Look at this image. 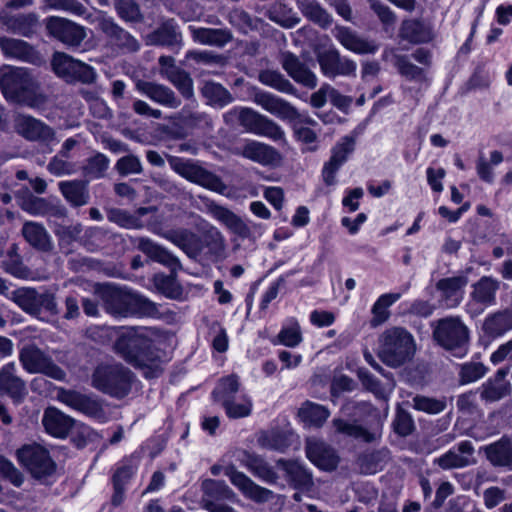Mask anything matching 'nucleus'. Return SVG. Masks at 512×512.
<instances>
[{
    "instance_id": "obj_51",
    "label": "nucleus",
    "mask_w": 512,
    "mask_h": 512,
    "mask_svg": "<svg viewBox=\"0 0 512 512\" xmlns=\"http://www.w3.org/2000/svg\"><path fill=\"white\" fill-rule=\"evenodd\" d=\"M412 407L417 411L436 415L442 413L447 408V399L446 397L433 398L416 395L412 398Z\"/></svg>"
},
{
    "instance_id": "obj_3",
    "label": "nucleus",
    "mask_w": 512,
    "mask_h": 512,
    "mask_svg": "<svg viewBox=\"0 0 512 512\" xmlns=\"http://www.w3.org/2000/svg\"><path fill=\"white\" fill-rule=\"evenodd\" d=\"M434 341L444 350L462 358L469 350L470 330L460 316H446L432 323Z\"/></svg>"
},
{
    "instance_id": "obj_40",
    "label": "nucleus",
    "mask_w": 512,
    "mask_h": 512,
    "mask_svg": "<svg viewBox=\"0 0 512 512\" xmlns=\"http://www.w3.org/2000/svg\"><path fill=\"white\" fill-rule=\"evenodd\" d=\"M296 3L301 13L313 23L322 28H327L332 24V16L317 0H297Z\"/></svg>"
},
{
    "instance_id": "obj_29",
    "label": "nucleus",
    "mask_w": 512,
    "mask_h": 512,
    "mask_svg": "<svg viewBox=\"0 0 512 512\" xmlns=\"http://www.w3.org/2000/svg\"><path fill=\"white\" fill-rule=\"evenodd\" d=\"M512 330V308L489 313L483 320L482 331L491 339L499 338Z\"/></svg>"
},
{
    "instance_id": "obj_43",
    "label": "nucleus",
    "mask_w": 512,
    "mask_h": 512,
    "mask_svg": "<svg viewBox=\"0 0 512 512\" xmlns=\"http://www.w3.org/2000/svg\"><path fill=\"white\" fill-rule=\"evenodd\" d=\"M0 47L5 56L24 62H30L32 59L31 46L20 39L2 38Z\"/></svg>"
},
{
    "instance_id": "obj_45",
    "label": "nucleus",
    "mask_w": 512,
    "mask_h": 512,
    "mask_svg": "<svg viewBox=\"0 0 512 512\" xmlns=\"http://www.w3.org/2000/svg\"><path fill=\"white\" fill-rule=\"evenodd\" d=\"M400 298V293H387L381 295L372 307L371 312L373 317L371 319V325L376 327L387 321L390 316L388 308Z\"/></svg>"
},
{
    "instance_id": "obj_12",
    "label": "nucleus",
    "mask_w": 512,
    "mask_h": 512,
    "mask_svg": "<svg viewBox=\"0 0 512 512\" xmlns=\"http://www.w3.org/2000/svg\"><path fill=\"white\" fill-rule=\"evenodd\" d=\"M98 27L108 43L123 53H133L140 49L139 41L119 26L112 17L102 15L98 18Z\"/></svg>"
},
{
    "instance_id": "obj_14",
    "label": "nucleus",
    "mask_w": 512,
    "mask_h": 512,
    "mask_svg": "<svg viewBox=\"0 0 512 512\" xmlns=\"http://www.w3.org/2000/svg\"><path fill=\"white\" fill-rule=\"evenodd\" d=\"M57 399L71 409L88 417L102 419L105 416L100 402L92 396L81 392L70 389H60L57 393Z\"/></svg>"
},
{
    "instance_id": "obj_64",
    "label": "nucleus",
    "mask_w": 512,
    "mask_h": 512,
    "mask_svg": "<svg viewBox=\"0 0 512 512\" xmlns=\"http://www.w3.org/2000/svg\"><path fill=\"white\" fill-rule=\"evenodd\" d=\"M401 36L412 43H421L428 39L424 26L416 20L405 21L402 24Z\"/></svg>"
},
{
    "instance_id": "obj_59",
    "label": "nucleus",
    "mask_w": 512,
    "mask_h": 512,
    "mask_svg": "<svg viewBox=\"0 0 512 512\" xmlns=\"http://www.w3.org/2000/svg\"><path fill=\"white\" fill-rule=\"evenodd\" d=\"M279 342L287 347H296L302 341L301 328L295 318H290L278 334Z\"/></svg>"
},
{
    "instance_id": "obj_50",
    "label": "nucleus",
    "mask_w": 512,
    "mask_h": 512,
    "mask_svg": "<svg viewBox=\"0 0 512 512\" xmlns=\"http://www.w3.org/2000/svg\"><path fill=\"white\" fill-rule=\"evenodd\" d=\"M393 65L401 76L410 81H423L425 79L424 69L414 65L407 55H393Z\"/></svg>"
},
{
    "instance_id": "obj_47",
    "label": "nucleus",
    "mask_w": 512,
    "mask_h": 512,
    "mask_svg": "<svg viewBox=\"0 0 512 512\" xmlns=\"http://www.w3.org/2000/svg\"><path fill=\"white\" fill-rule=\"evenodd\" d=\"M329 415L330 412L326 407L309 401L299 409V416L303 422L315 427H321Z\"/></svg>"
},
{
    "instance_id": "obj_24",
    "label": "nucleus",
    "mask_w": 512,
    "mask_h": 512,
    "mask_svg": "<svg viewBox=\"0 0 512 512\" xmlns=\"http://www.w3.org/2000/svg\"><path fill=\"white\" fill-rule=\"evenodd\" d=\"M487 461L495 468L512 471V439L506 435L482 447Z\"/></svg>"
},
{
    "instance_id": "obj_41",
    "label": "nucleus",
    "mask_w": 512,
    "mask_h": 512,
    "mask_svg": "<svg viewBox=\"0 0 512 512\" xmlns=\"http://www.w3.org/2000/svg\"><path fill=\"white\" fill-rule=\"evenodd\" d=\"M268 18L284 28H293L300 18L293 9L281 1L275 2L267 11Z\"/></svg>"
},
{
    "instance_id": "obj_37",
    "label": "nucleus",
    "mask_w": 512,
    "mask_h": 512,
    "mask_svg": "<svg viewBox=\"0 0 512 512\" xmlns=\"http://www.w3.org/2000/svg\"><path fill=\"white\" fill-rule=\"evenodd\" d=\"M242 156L262 165H273L280 161L278 151L270 145L248 141L242 148Z\"/></svg>"
},
{
    "instance_id": "obj_63",
    "label": "nucleus",
    "mask_w": 512,
    "mask_h": 512,
    "mask_svg": "<svg viewBox=\"0 0 512 512\" xmlns=\"http://www.w3.org/2000/svg\"><path fill=\"white\" fill-rule=\"evenodd\" d=\"M174 275L157 274L154 277L156 288L169 298H176L181 294V288Z\"/></svg>"
},
{
    "instance_id": "obj_7",
    "label": "nucleus",
    "mask_w": 512,
    "mask_h": 512,
    "mask_svg": "<svg viewBox=\"0 0 512 512\" xmlns=\"http://www.w3.org/2000/svg\"><path fill=\"white\" fill-rule=\"evenodd\" d=\"M169 164L177 174L192 183L221 194L227 189V186L217 175L193 160L170 157Z\"/></svg>"
},
{
    "instance_id": "obj_32",
    "label": "nucleus",
    "mask_w": 512,
    "mask_h": 512,
    "mask_svg": "<svg viewBox=\"0 0 512 512\" xmlns=\"http://www.w3.org/2000/svg\"><path fill=\"white\" fill-rule=\"evenodd\" d=\"M276 466L295 489H309L313 485L312 474L299 462L281 458L276 461Z\"/></svg>"
},
{
    "instance_id": "obj_38",
    "label": "nucleus",
    "mask_w": 512,
    "mask_h": 512,
    "mask_svg": "<svg viewBox=\"0 0 512 512\" xmlns=\"http://www.w3.org/2000/svg\"><path fill=\"white\" fill-rule=\"evenodd\" d=\"M209 211L216 220L225 225L232 233L241 238L250 236L251 231L248 225L231 210L220 205H211Z\"/></svg>"
},
{
    "instance_id": "obj_30",
    "label": "nucleus",
    "mask_w": 512,
    "mask_h": 512,
    "mask_svg": "<svg viewBox=\"0 0 512 512\" xmlns=\"http://www.w3.org/2000/svg\"><path fill=\"white\" fill-rule=\"evenodd\" d=\"M194 42L201 45L223 48L233 40V33L228 28H206L189 26Z\"/></svg>"
},
{
    "instance_id": "obj_5",
    "label": "nucleus",
    "mask_w": 512,
    "mask_h": 512,
    "mask_svg": "<svg viewBox=\"0 0 512 512\" xmlns=\"http://www.w3.org/2000/svg\"><path fill=\"white\" fill-rule=\"evenodd\" d=\"M0 89L8 101L32 106V78L27 68H3L0 71Z\"/></svg>"
},
{
    "instance_id": "obj_31",
    "label": "nucleus",
    "mask_w": 512,
    "mask_h": 512,
    "mask_svg": "<svg viewBox=\"0 0 512 512\" xmlns=\"http://www.w3.org/2000/svg\"><path fill=\"white\" fill-rule=\"evenodd\" d=\"M151 44L179 50L183 45L180 28L174 19L162 22L149 36Z\"/></svg>"
},
{
    "instance_id": "obj_61",
    "label": "nucleus",
    "mask_w": 512,
    "mask_h": 512,
    "mask_svg": "<svg viewBox=\"0 0 512 512\" xmlns=\"http://www.w3.org/2000/svg\"><path fill=\"white\" fill-rule=\"evenodd\" d=\"M204 245L214 256H221L225 251V239L222 233L213 226L207 228L203 234Z\"/></svg>"
},
{
    "instance_id": "obj_54",
    "label": "nucleus",
    "mask_w": 512,
    "mask_h": 512,
    "mask_svg": "<svg viewBox=\"0 0 512 512\" xmlns=\"http://www.w3.org/2000/svg\"><path fill=\"white\" fill-rule=\"evenodd\" d=\"M109 159L102 153H96L87 159L86 164L82 167L85 177L90 179H99L104 176L109 167Z\"/></svg>"
},
{
    "instance_id": "obj_56",
    "label": "nucleus",
    "mask_w": 512,
    "mask_h": 512,
    "mask_svg": "<svg viewBox=\"0 0 512 512\" xmlns=\"http://www.w3.org/2000/svg\"><path fill=\"white\" fill-rule=\"evenodd\" d=\"M511 391L509 382H498L493 379L486 381L481 388V398L494 402L507 396Z\"/></svg>"
},
{
    "instance_id": "obj_21",
    "label": "nucleus",
    "mask_w": 512,
    "mask_h": 512,
    "mask_svg": "<svg viewBox=\"0 0 512 512\" xmlns=\"http://www.w3.org/2000/svg\"><path fill=\"white\" fill-rule=\"evenodd\" d=\"M254 102L282 120L294 121L301 117L298 110L292 104L268 92H256L254 94Z\"/></svg>"
},
{
    "instance_id": "obj_28",
    "label": "nucleus",
    "mask_w": 512,
    "mask_h": 512,
    "mask_svg": "<svg viewBox=\"0 0 512 512\" xmlns=\"http://www.w3.org/2000/svg\"><path fill=\"white\" fill-rule=\"evenodd\" d=\"M137 248L151 260L169 268L172 274H176L182 268L180 260L175 255L149 238L140 237Z\"/></svg>"
},
{
    "instance_id": "obj_13",
    "label": "nucleus",
    "mask_w": 512,
    "mask_h": 512,
    "mask_svg": "<svg viewBox=\"0 0 512 512\" xmlns=\"http://www.w3.org/2000/svg\"><path fill=\"white\" fill-rule=\"evenodd\" d=\"M321 72L329 78L337 76H355L356 63L346 57H342L335 48L318 52L316 55Z\"/></svg>"
},
{
    "instance_id": "obj_53",
    "label": "nucleus",
    "mask_w": 512,
    "mask_h": 512,
    "mask_svg": "<svg viewBox=\"0 0 512 512\" xmlns=\"http://www.w3.org/2000/svg\"><path fill=\"white\" fill-rule=\"evenodd\" d=\"M34 142L39 143V151L51 152V145L56 142L54 129L44 122L34 119Z\"/></svg>"
},
{
    "instance_id": "obj_26",
    "label": "nucleus",
    "mask_w": 512,
    "mask_h": 512,
    "mask_svg": "<svg viewBox=\"0 0 512 512\" xmlns=\"http://www.w3.org/2000/svg\"><path fill=\"white\" fill-rule=\"evenodd\" d=\"M308 459L322 470L332 471L339 462L335 450L323 441L309 439L306 443Z\"/></svg>"
},
{
    "instance_id": "obj_44",
    "label": "nucleus",
    "mask_w": 512,
    "mask_h": 512,
    "mask_svg": "<svg viewBox=\"0 0 512 512\" xmlns=\"http://www.w3.org/2000/svg\"><path fill=\"white\" fill-rule=\"evenodd\" d=\"M259 81L279 92L296 95L295 86L279 71L266 69L259 73Z\"/></svg>"
},
{
    "instance_id": "obj_10",
    "label": "nucleus",
    "mask_w": 512,
    "mask_h": 512,
    "mask_svg": "<svg viewBox=\"0 0 512 512\" xmlns=\"http://www.w3.org/2000/svg\"><path fill=\"white\" fill-rule=\"evenodd\" d=\"M202 497L200 504L209 512H236L225 504V500L235 498V493L229 486L220 480L206 479L201 484Z\"/></svg>"
},
{
    "instance_id": "obj_22",
    "label": "nucleus",
    "mask_w": 512,
    "mask_h": 512,
    "mask_svg": "<svg viewBox=\"0 0 512 512\" xmlns=\"http://www.w3.org/2000/svg\"><path fill=\"white\" fill-rule=\"evenodd\" d=\"M468 284V278L463 275L442 278L436 283V289L440 292V301L447 308L457 307L464 296V288Z\"/></svg>"
},
{
    "instance_id": "obj_57",
    "label": "nucleus",
    "mask_w": 512,
    "mask_h": 512,
    "mask_svg": "<svg viewBox=\"0 0 512 512\" xmlns=\"http://www.w3.org/2000/svg\"><path fill=\"white\" fill-rule=\"evenodd\" d=\"M107 218L110 222L126 229H141L144 227L139 217L119 208L109 209L107 211Z\"/></svg>"
},
{
    "instance_id": "obj_39",
    "label": "nucleus",
    "mask_w": 512,
    "mask_h": 512,
    "mask_svg": "<svg viewBox=\"0 0 512 512\" xmlns=\"http://www.w3.org/2000/svg\"><path fill=\"white\" fill-rule=\"evenodd\" d=\"M241 387L239 376L231 374L222 377L212 392L214 400L222 405L225 412L232 413L230 399L235 398Z\"/></svg>"
},
{
    "instance_id": "obj_27",
    "label": "nucleus",
    "mask_w": 512,
    "mask_h": 512,
    "mask_svg": "<svg viewBox=\"0 0 512 512\" xmlns=\"http://www.w3.org/2000/svg\"><path fill=\"white\" fill-rule=\"evenodd\" d=\"M333 36L343 47L357 54H373L378 50L374 41L360 37L355 31L345 26H336Z\"/></svg>"
},
{
    "instance_id": "obj_16",
    "label": "nucleus",
    "mask_w": 512,
    "mask_h": 512,
    "mask_svg": "<svg viewBox=\"0 0 512 512\" xmlns=\"http://www.w3.org/2000/svg\"><path fill=\"white\" fill-rule=\"evenodd\" d=\"M475 447L469 440L459 442L435 460V463L443 470L461 469L475 465Z\"/></svg>"
},
{
    "instance_id": "obj_25",
    "label": "nucleus",
    "mask_w": 512,
    "mask_h": 512,
    "mask_svg": "<svg viewBox=\"0 0 512 512\" xmlns=\"http://www.w3.org/2000/svg\"><path fill=\"white\" fill-rule=\"evenodd\" d=\"M157 233L179 247L190 258L196 259L202 252L200 238L189 229L179 228Z\"/></svg>"
},
{
    "instance_id": "obj_11",
    "label": "nucleus",
    "mask_w": 512,
    "mask_h": 512,
    "mask_svg": "<svg viewBox=\"0 0 512 512\" xmlns=\"http://www.w3.org/2000/svg\"><path fill=\"white\" fill-rule=\"evenodd\" d=\"M48 34L68 47H78L86 38L85 27L61 17H49L45 20Z\"/></svg>"
},
{
    "instance_id": "obj_60",
    "label": "nucleus",
    "mask_w": 512,
    "mask_h": 512,
    "mask_svg": "<svg viewBox=\"0 0 512 512\" xmlns=\"http://www.w3.org/2000/svg\"><path fill=\"white\" fill-rule=\"evenodd\" d=\"M3 22L8 30L24 36H29L32 33V17L27 15H5Z\"/></svg>"
},
{
    "instance_id": "obj_19",
    "label": "nucleus",
    "mask_w": 512,
    "mask_h": 512,
    "mask_svg": "<svg viewBox=\"0 0 512 512\" xmlns=\"http://www.w3.org/2000/svg\"><path fill=\"white\" fill-rule=\"evenodd\" d=\"M135 89L153 102L170 109L180 107L181 100L176 93L168 86L153 81L138 79L135 82Z\"/></svg>"
},
{
    "instance_id": "obj_2",
    "label": "nucleus",
    "mask_w": 512,
    "mask_h": 512,
    "mask_svg": "<svg viewBox=\"0 0 512 512\" xmlns=\"http://www.w3.org/2000/svg\"><path fill=\"white\" fill-rule=\"evenodd\" d=\"M104 309L114 317L126 318L134 315L155 317L158 305L148 298L115 286H106L101 292Z\"/></svg>"
},
{
    "instance_id": "obj_4",
    "label": "nucleus",
    "mask_w": 512,
    "mask_h": 512,
    "mask_svg": "<svg viewBox=\"0 0 512 512\" xmlns=\"http://www.w3.org/2000/svg\"><path fill=\"white\" fill-rule=\"evenodd\" d=\"M414 352L413 337L405 329L393 327L380 335L378 356L387 366H402L413 357Z\"/></svg>"
},
{
    "instance_id": "obj_17",
    "label": "nucleus",
    "mask_w": 512,
    "mask_h": 512,
    "mask_svg": "<svg viewBox=\"0 0 512 512\" xmlns=\"http://www.w3.org/2000/svg\"><path fill=\"white\" fill-rule=\"evenodd\" d=\"M224 474L242 494L257 503H265L274 498L273 491L259 486L244 473L237 471L233 466L225 468Z\"/></svg>"
},
{
    "instance_id": "obj_33",
    "label": "nucleus",
    "mask_w": 512,
    "mask_h": 512,
    "mask_svg": "<svg viewBox=\"0 0 512 512\" xmlns=\"http://www.w3.org/2000/svg\"><path fill=\"white\" fill-rule=\"evenodd\" d=\"M246 130L253 134L270 138L274 141L283 140V129L273 120L252 109L250 117L246 118Z\"/></svg>"
},
{
    "instance_id": "obj_36",
    "label": "nucleus",
    "mask_w": 512,
    "mask_h": 512,
    "mask_svg": "<svg viewBox=\"0 0 512 512\" xmlns=\"http://www.w3.org/2000/svg\"><path fill=\"white\" fill-rule=\"evenodd\" d=\"M58 186L61 194L72 207H81L89 203L88 181L67 180L59 182Z\"/></svg>"
},
{
    "instance_id": "obj_55",
    "label": "nucleus",
    "mask_w": 512,
    "mask_h": 512,
    "mask_svg": "<svg viewBox=\"0 0 512 512\" xmlns=\"http://www.w3.org/2000/svg\"><path fill=\"white\" fill-rule=\"evenodd\" d=\"M228 22L240 32L247 34L249 31L258 29L259 19L251 17L246 11L233 9L228 14Z\"/></svg>"
},
{
    "instance_id": "obj_48",
    "label": "nucleus",
    "mask_w": 512,
    "mask_h": 512,
    "mask_svg": "<svg viewBox=\"0 0 512 512\" xmlns=\"http://www.w3.org/2000/svg\"><path fill=\"white\" fill-rule=\"evenodd\" d=\"M389 450L386 448L364 453L358 458V464L363 473H376L389 459Z\"/></svg>"
},
{
    "instance_id": "obj_49",
    "label": "nucleus",
    "mask_w": 512,
    "mask_h": 512,
    "mask_svg": "<svg viewBox=\"0 0 512 512\" xmlns=\"http://www.w3.org/2000/svg\"><path fill=\"white\" fill-rule=\"evenodd\" d=\"M179 119L186 127L191 129L208 131L213 128L212 119L205 112L191 111L183 108L179 113Z\"/></svg>"
},
{
    "instance_id": "obj_52",
    "label": "nucleus",
    "mask_w": 512,
    "mask_h": 512,
    "mask_svg": "<svg viewBox=\"0 0 512 512\" xmlns=\"http://www.w3.org/2000/svg\"><path fill=\"white\" fill-rule=\"evenodd\" d=\"M43 373L56 380L65 378V372L58 367L50 358L38 349L34 348V373Z\"/></svg>"
},
{
    "instance_id": "obj_42",
    "label": "nucleus",
    "mask_w": 512,
    "mask_h": 512,
    "mask_svg": "<svg viewBox=\"0 0 512 512\" xmlns=\"http://www.w3.org/2000/svg\"><path fill=\"white\" fill-rule=\"evenodd\" d=\"M202 96L209 105L224 107L233 101L231 93L219 83L213 81L204 82L201 88Z\"/></svg>"
},
{
    "instance_id": "obj_18",
    "label": "nucleus",
    "mask_w": 512,
    "mask_h": 512,
    "mask_svg": "<svg viewBox=\"0 0 512 512\" xmlns=\"http://www.w3.org/2000/svg\"><path fill=\"white\" fill-rule=\"evenodd\" d=\"M355 149V138L352 136H344L332 148V154L327 163H325L322 171L324 182L331 186L336 183V173L339 168L347 161L348 156Z\"/></svg>"
},
{
    "instance_id": "obj_9",
    "label": "nucleus",
    "mask_w": 512,
    "mask_h": 512,
    "mask_svg": "<svg viewBox=\"0 0 512 512\" xmlns=\"http://www.w3.org/2000/svg\"><path fill=\"white\" fill-rule=\"evenodd\" d=\"M501 282L492 276H482L471 285L467 311L471 316H477L497 303V293Z\"/></svg>"
},
{
    "instance_id": "obj_34",
    "label": "nucleus",
    "mask_w": 512,
    "mask_h": 512,
    "mask_svg": "<svg viewBox=\"0 0 512 512\" xmlns=\"http://www.w3.org/2000/svg\"><path fill=\"white\" fill-rule=\"evenodd\" d=\"M42 423L50 435L65 438L74 426L75 420L59 409L49 407L44 412Z\"/></svg>"
},
{
    "instance_id": "obj_20",
    "label": "nucleus",
    "mask_w": 512,
    "mask_h": 512,
    "mask_svg": "<svg viewBox=\"0 0 512 512\" xmlns=\"http://www.w3.org/2000/svg\"><path fill=\"white\" fill-rule=\"evenodd\" d=\"M280 63L287 74L298 84L314 89L318 80L316 74L295 54L286 51L280 56Z\"/></svg>"
},
{
    "instance_id": "obj_35",
    "label": "nucleus",
    "mask_w": 512,
    "mask_h": 512,
    "mask_svg": "<svg viewBox=\"0 0 512 512\" xmlns=\"http://www.w3.org/2000/svg\"><path fill=\"white\" fill-rule=\"evenodd\" d=\"M34 480L50 484L55 479L56 464L49 452L42 446L34 444Z\"/></svg>"
},
{
    "instance_id": "obj_8",
    "label": "nucleus",
    "mask_w": 512,
    "mask_h": 512,
    "mask_svg": "<svg viewBox=\"0 0 512 512\" xmlns=\"http://www.w3.org/2000/svg\"><path fill=\"white\" fill-rule=\"evenodd\" d=\"M51 67L54 73L67 83L81 82L92 84L96 81L95 69L64 52H55L52 56Z\"/></svg>"
},
{
    "instance_id": "obj_15",
    "label": "nucleus",
    "mask_w": 512,
    "mask_h": 512,
    "mask_svg": "<svg viewBox=\"0 0 512 512\" xmlns=\"http://www.w3.org/2000/svg\"><path fill=\"white\" fill-rule=\"evenodd\" d=\"M331 424L335 433L356 440H362L365 443H374L380 440L382 436V423L380 420H377L369 426H363L357 422H349L342 418H334Z\"/></svg>"
},
{
    "instance_id": "obj_58",
    "label": "nucleus",
    "mask_w": 512,
    "mask_h": 512,
    "mask_svg": "<svg viewBox=\"0 0 512 512\" xmlns=\"http://www.w3.org/2000/svg\"><path fill=\"white\" fill-rule=\"evenodd\" d=\"M114 7L118 16L126 22L137 23L143 20L140 7L134 0H115Z\"/></svg>"
},
{
    "instance_id": "obj_23",
    "label": "nucleus",
    "mask_w": 512,
    "mask_h": 512,
    "mask_svg": "<svg viewBox=\"0 0 512 512\" xmlns=\"http://www.w3.org/2000/svg\"><path fill=\"white\" fill-rule=\"evenodd\" d=\"M27 393L25 383L16 375L15 364H5L0 369V394L7 395L14 403H21Z\"/></svg>"
},
{
    "instance_id": "obj_6",
    "label": "nucleus",
    "mask_w": 512,
    "mask_h": 512,
    "mask_svg": "<svg viewBox=\"0 0 512 512\" xmlns=\"http://www.w3.org/2000/svg\"><path fill=\"white\" fill-rule=\"evenodd\" d=\"M131 381V371L121 364L100 365L92 375V384L96 389L117 398L130 392Z\"/></svg>"
},
{
    "instance_id": "obj_1",
    "label": "nucleus",
    "mask_w": 512,
    "mask_h": 512,
    "mask_svg": "<svg viewBox=\"0 0 512 512\" xmlns=\"http://www.w3.org/2000/svg\"><path fill=\"white\" fill-rule=\"evenodd\" d=\"M115 352L140 370L146 378H156L162 371L164 353L142 328H129L114 343Z\"/></svg>"
},
{
    "instance_id": "obj_46",
    "label": "nucleus",
    "mask_w": 512,
    "mask_h": 512,
    "mask_svg": "<svg viewBox=\"0 0 512 512\" xmlns=\"http://www.w3.org/2000/svg\"><path fill=\"white\" fill-rule=\"evenodd\" d=\"M248 468L250 472L261 481L269 485H277L279 475L275 468L260 457H250L248 460Z\"/></svg>"
},
{
    "instance_id": "obj_62",
    "label": "nucleus",
    "mask_w": 512,
    "mask_h": 512,
    "mask_svg": "<svg viewBox=\"0 0 512 512\" xmlns=\"http://www.w3.org/2000/svg\"><path fill=\"white\" fill-rule=\"evenodd\" d=\"M487 372V368L481 362H467L460 366L459 383L468 384L481 379Z\"/></svg>"
}]
</instances>
